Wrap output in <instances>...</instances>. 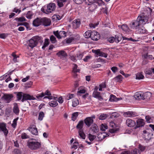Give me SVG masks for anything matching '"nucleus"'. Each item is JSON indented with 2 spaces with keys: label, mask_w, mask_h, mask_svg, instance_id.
Segmentation results:
<instances>
[{
  "label": "nucleus",
  "mask_w": 154,
  "mask_h": 154,
  "mask_svg": "<svg viewBox=\"0 0 154 154\" xmlns=\"http://www.w3.org/2000/svg\"><path fill=\"white\" fill-rule=\"evenodd\" d=\"M91 38L93 40H98L100 38V35L97 31H92Z\"/></svg>",
  "instance_id": "obj_12"
},
{
  "label": "nucleus",
  "mask_w": 154,
  "mask_h": 154,
  "mask_svg": "<svg viewBox=\"0 0 154 154\" xmlns=\"http://www.w3.org/2000/svg\"><path fill=\"white\" fill-rule=\"evenodd\" d=\"M124 116L125 117H133L137 116L135 112L132 111H128L124 112L123 113Z\"/></svg>",
  "instance_id": "obj_17"
},
{
  "label": "nucleus",
  "mask_w": 154,
  "mask_h": 154,
  "mask_svg": "<svg viewBox=\"0 0 154 154\" xmlns=\"http://www.w3.org/2000/svg\"><path fill=\"white\" fill-rule=\"evenodd\" d=\"M138 30L140 33H144L146 32V30L144 27H142L141 28H140L138 29Z\"/></svg>",
  "instance_id": "obj_58"
},
{
  "label": "nucleus",
  "mask_w": 154,
  "mask_h": 154,
  "mask_svg": "<svg viewBox=\"0 0 154 154\" xmlns=\"http://www.w3.org/2000/svg\"><path fill=\"white\" fill-rule=\"evenodd\" d=\"M99 24V22H97L96 23H90L89 24V26L91 28H95V27L98 25Z\"/></svg>",
  "instance_id": "obj_47"
},
{
  "label": "nucleus",
  "mask_w": 154,
  "mask_h": 154,
  "mask_svg": "<svg viewBox=\"0 0 154 154\" xmlns=\"http://www.w3.org/2000/svg\"><path fill=\"white\" fill-rule=\"evenodd\" d=\"M96 137L94 135H91L90 134H89L88 138L91 141H93Z\"/></svg>",
  "instance_id": "obj_54"
},
{
  "label": "nucleus",
  "mask_w": 154,
  "mask_h": 154,
  "mask_svg": "<svg viewBox=\"0 0 154 154\" xmlns=\"http://www.w3.org/2000/svg\"><path fill=\"white\" fill-rule=\"evenodd\" d=\"M42 24V18H37L33 22V25L35 26H38Z\"/></svg>",
  "instance_id": "obj_19"
},
{
  "label": "nucleus",
  "mask_w": 154,
  "mask_h": 154,
  "mask_svg": "<svg viewBox=\"0 0 154 154\" xmlns=\"http://www.w3.org/2000/svg\"><path fill=\"white\" fill-rule=\"evenodd\" d=\"M115 41L117 42H119L122 39L121 37L118 35H115Z\"/></svg>",
  "instance_id": "obj_42"
},
{
  "label": "nucleus",
  "mask_w": 154,
  "mask_h": 154,
  "mask_svg": "<svg viewBox=\"0 0 154 154\" xmlns=\"http://www.w3.org/2000/svg\"><path fill=\"white\" fill-rule=\"evenodd\" d=\"M137 19L140 24L141 23L145 24L148 21L147 19L145 18L144 17H138Z\"/></svg>",
  "instance_id": "obj_23"
},
{
  "label": "nucleus",
  "mask_w": 154,
  "mask_h": 154,
  "mask_svg": "<svg viewBox=\"0 0 154 154\" xmlns=\"http://www.w3.org/2000/svg\"><path fill=\"white\" fill-rule=\"evenodd\" d=\"M35 98L32 96H31L29 94L23 93V98L21 101L23 102L24 101L27 100H34Z\"/></svg>",
  "instance_id": "obj_7"
},
{
  "label": "nucleus",
  "mask_w": 154,
  "mask_h": 154,
  "mask_svg": "<svg viewBox=\"0 0 154 154\" xmlns=\"http://www.w3.org/2000/svg\"><path fill=\"white\" fill-rule=\"evenodd\" d=\"M8 36V34L6 33H2L0 34V38L5 39Z\"/></svg>",
  "instance_id": "obj_62"
},
{
  "label": "nucleus",
  "mask_w": 154,
  "mask_h": 154,
  "mask_svg": "<svg viewBox=\"0 0 154 154\" xmlns=\"http://www.w3.org/2000/svg\"><path fill=\"white\" fill-rule=\"evenodd\" d=\"M60 38L62 37H65L66 36V32L63 31H60L59 32Z\"/></svg>",
  "instance_id": "obj_46"
},
{
  "label": "nucleus",
  "mask_w": 154,
  "mask_h": 154,
  "mask_svg": "<svg viewBox=\"0 0 154 154\" xmlns=\"http://www.w3.org/2000/svg\"><path fill=\"white\" fill-rule=\"evenodd\" d=\"M14 154H21V152L18 149H15L14 151Z\"/></svg>",
  "instance_id": "obj_64"
},
{
  "label": "nucleus",
  "mask_w": 154,
  "mask_h": 154,
  "mask_svg": "<svg viewBox=\"0 0 154 154\" xmlns=\"http://www.w3.org/2000/svg\"><path fill=\"white\" fill-rule=\"evenodd\" d=\"M89 6L88 7V9L91 11H93L97 8V5L94 3L90 4L88 5Z\"/></svg>",
  "instance_id": "obj_27"
},
{
  "label": "nucleus",
  "mask_w": 154,
  "mask_h": 154,
  "mask_svg": "<svg viewBox=\"0 0 154 154\" xmlns=\"http://www.w3.org/2000/svg\"><path fill=\"white\" fill-rule=\"evenodd\" d=\"M143 95L142 94H140L138 93H136V94L134 95V97L137 100L143 99Z\"/></svg>",
  "instance_id": "obj_30"
},
{
  "label": "nucleus",
  "mask_w": 154,
  "mask_h": 154,
  "mask_svg": "<svg viewBox=\"0 0 154 154\" xmlns=\"http://www.w3.org/2000/svg\"><path fill=\"white\" fill-rule=\"evenodd\" d=\"M14 112L17 115H18L19 112V109L17 103H15L13 109Z\"/></svg>",
  "instance_id": "obj_24"
},
{
  "label": "nucleus",
  "mask_w": 154,
  "mask_h": 154,
  "mask_svg": "<svg viewBox=\"0 0 154 154\" xmlns=\"http://www.w3.org/2000/svg\"><path fill=\"white\" fill-rule=\"evenodd\" d=\"M143 61L142 63V65H144L147 64L149 62L148 60H147V59L143 58Z\"/></svg>",
  "instance_id": "obj_59"
},
{
  "label": "nucleus",
  "mask_w": 154,
  "mask_h": 154,
  "mask_svg": "<svg viewBox=\"0 0 154 154\" xmlns=\"http://www.w3.org/2000/svg\"><path fill=\"white\" fill-rule=\"evenodd\" d=\"M140 25V24L137 19L136 20L132 23L131 26V28L133 29H138Z\"/></svg>",
  "instance_id": "obj_21"
},
{
  "label": "nucleus",
  "mask_w": 154,
  "mask_h": 154,
  "mask_svg": "<svg viewBox=\"0 0 154 154\" xmlns=\"http://www.w3.org/2000/svg\"><path fill=\"white\" fill-rule=\"evenodd\" d=\"M13 97L12 94H4L2 98L7 103H9L12 100V98Z\"/></svg>",
  "instance_id": "obj_15"
},
{
  "label": "nucleus",
  "mask_w": 154,
  "mask_h": 154,
  "mask_svg": "<svg viewBox=\"0 0 154 154\" xmlns=\"http://www.w3.org/2000/svg\"><path fill=\"white\" fill-rule=\"evenodd\" d=\"M92 31L91 30H89L85 32L84 34V36L86 38H91Z\"/></svg>",
  "instance_id": "obj_31"
},
{
  "label": "nucleus",
  "mask_w": 154,
  "mask_h": 154,
  "mask_svg": "<svg viewBox=\"0 0 154 154\" xmlns=\"http://www.w3.org/2000/svg\"><path fill=\"white\" fill-rule=\"evenodd\" d=\"M49 105L52 107H55L58 105V103L56 101L53 100L49 103Z\"/></svg>",
  "instance_id": "obj_34"
},
{
  "label": "nucleus",
  "mask_w": 154,
  "mask_h": 154,
  "mask_svg": "<svg viewBox=\"0 0 154 154\" xmlns=\"http://www.w3.org/2000/svg\"><path fill=\"white\" fill-rule=\"evenodd\" d=\"M122 29L124 32H128L129 28L127 25L124 24L122 25Z\"/></svg>",
  "instance_id": "obj_39"
},
{
  "label": "nucleus",
  "mask_w": 154,
  "mask_h": 154,
  "mask_svg": "<svg viewBox=\"0 0 154 154\" xmlns=\"http://www.w3.org/2000/svg\"><path fill=\"white\" fill-rule=\"evenodd\" d=\"M56 8V4L54 3H50L47 6L46 9L42 8L41 11L44 13L46 14H49L54 11Z\"/></svg>",
  "instance_id": "obj_3"
},
{
  "label": "nucleus",
  "mask_w": 154,
  "mask_h": 154,
  "mask_svg": "<svg viewBox=\"0 0 154 154\" xmlns=\"http://www.w3.org/2000/svg\"><path fill=\"white\" fill-rule=\"evenodd\" d=\"M72 106L75 107L77 106L79 103V100L76 98H74L72 100Z\"/></svg>",
  "instance_id": "obj_35"
},
{
  "label": "nucleus",
  "mask_w": 154,
  "mask_h": 154,
  "mask_svg": "<svg viewBox=\"0 0 154 154\" xmlns=\"http://www.w3.org/2000/svg\"><path fill=\"white\" fill-rule=\"evenodd\" d=\"M106 137V136L105 135V134L104 133H100L97 134V138L98 139V140L101 141Z\"/></svg>",
  "instance_id": "obj_26"
},
{
  "label": "nucleus",
  "mask_w": 154,
  "mask_h": 154,
  "mask_svg": "<svg viewBox=\"0 0 154 154\" xmlns=\"http://www.w3.org/2000/svg\"><path fill=\"white\" fill-rule=\"evenodd\" d=\"M84 125V121L81 120L79 122L76 126V128L79 130L78 133L80 138L83 139L85 138V135L84 132L83 126Z\"/></svg>",
  "instance_id": "obj_4"
},
{
  "label": "nucleus",
  "mask_w": 154,
  "mask_h": 154,
  "mask_svg": "<svg viewBox=\"0 0 154 154\" xmlns=\"http://www.w3.org/2000/svg\"><path fill=\"white\" fill-rule=\"evenodd\" d=\"M77 57L78 59L81 60L83 56V54L82 53L79 52L76 54Z\"/></svg>",
  "instance_id": "obj_51"
},
{
  "label": "nucleus",
  "mask_w": 154,
  "mask_h": 154,
  "mask_svg": "<svg viewBox=\"0 0 154 154\" xmlns=\"http://www.w3.org/2000/svg\"><path fill=\"white\" fill-rule=\"evenodd\" d=\"M32 16V12L30 11H28L26 14V17L28 19H31Z\"/></svg>",
  "instance_id": "obj_49"
},
{
  "label": "nucleus",
  "mask_w": 154,
  "mask_h": 154,
  "mask_svg": "<svg viewBox=\"0 0 154 154\" xmlns=\"http://www.w3.org/2000/svg\"><path fill=\"white\" fill-rule=\"evenodd\" d=\"M21 137L22 139H25L29 138V137L26 133H23L21 134Z\"/></svg>",
  "instance_id": "obj_56"
},
{
  "label": "nucleus",
  "mask_w": 154,
  "mask_h": 154,
  "mask_svg": "<svg viewBox=\"0 0 154 154\" xmlns=\"http://www.w3.org/2000/svg\"><path fill=\"white\" fill-rule=\"evenodd\" d=\"M84 122L87 127H89L92 124H93V120L92 117H88L85 119Z\"/></svg>",
  "instance_id": "obj_11"
},
{
  "label": "nucleus",
  "mask_w": 154,
  "mask_h": 154,
  "mask_svg": "<svg viewBox=\"0 0 154 154\" xmlns=\"http://www.w3.org/2000/svg\"><path fill=\"white\" fill-rule=\"evenodd\" d=\"M3 132L5 136L7 135L8 130L6 128V124L4 123H0V132Z\"/></svg>",
  "instance_id": "obj_9"
},
{
  "label": "nucleus",
  "mask_w": 154,
  "mask_h": 154,
  "mask_svg": "<svg viewBox=\"0 0 154 154\" xmlns=\"http://www.w3.org/2000/svg\"><path fill=\"white\" fill-rule=\"evenodd\" d=\"M122 76L121 75H119L116 77L114 78V79L115 80H116L118 82L119 81H121L122 80Z\"/></svg>",
  "instance_id": "obj_50"
},
{
  "label": "nucleus",
  "mask_w": 154,
  "mask_h": 154,
  "mask_svg": "<svg viewBox=\"0 0 154 154\" xmlns=\"http://www.w3.org/2000/svg\"><path fill=\"white\" fill-rule=\"evenodd\" d=\"M106 114H101L99 117V119L103 120L105 119L107 117Z\"/></svg>",
  "instance_id": "obj_55"
},
{
  "label": "nucleus",
  "mask_w": 154,
  "mask_h": 154,
  "mask_svg": "<svg viewBox=\"0 0 154 154\" xmlns=\"http://www.w3.org/2000/svg\"><path fill=\"white\" fill-rule=\"evenodd\" d=\"M142 57L143 58L147 59L148 58L149 59L152 60L154 59V57L151 55H148V53L143 54Z\"/></svg>",
  "instance_id": "obj_29"
},
{
  "label": "nucleus",
  "mask_w": 154,
  "mask_h": 154,
  "mask_svg": "<svg viewBox=\"0 0 154 154\" xmlns=\"http://www.w3.org/2000/svg\"><path fill=\"white\" fill-rule=\"evenodd\" d=\"M143 100H144L146 99H149L150 97L151 96V94L149 92H146L144 94H143Z\"/></svg>",
  "instance_id": "obj_32"
},
{
  "label": "nucleus",
  "mask_w": 154,
  "mask_h": 154,
  "mask_svg": "<svg viewBox=\"0 0 154 154\" xmlns=\"http://www.w3.org/2000/svg\"><path fill=\"white\" fill-rule=\"evenodd\" d=\"M54 34L58 38H60L59 32L58 30L53 32Z\"/></svg>",
  "instance_id": "obj_61"
},
{
  "label": "nucleus",
  "mask_w": 154,
  "mask_h": 154,
  "mask_svg": "<svg viewBox=\"0 0 154 154\" xmlns=\"http://www.w3.org/2000/svg\"><path fill=\"white\" fill-rule=\"evenodd\" d=\"M108 128V127L106 125L104 124H102L101 127H100V130L103 131H104Z\"/></svg>",
  "instance_id": "obj_53"
},
{
  "label": "nucleus",
  "mask_w": 154,
  "mask_h": 154,
  "mask_svg": "<svg viewBox=\"0 0 154 154\" xmlns=\"http://www.w3.org/2000/svg\"><path fill=\"white\" fill-rule=\"evenodd\" d=\"M97 0H85L86 4L89 5L90 4L94 3L97 2Z\"/></svg>",
  "instance_id": "obj_43"
},
{
  "label": "nucleus",
  "mask_w": 154,
  "mask_h": 154,
  "mask_svg": "<svg viewBox=\"0 0 154 154\" xmlns=\"http://www.w3.org/2000/svg\"><path fill=\"white\" fill-rule=\"evenodd\" d=\"M92 52L94 53L97 56L104 57L106 58L107 57L108 54H107L105 53L104 52L100 51V49L92 50Z\"/></svg>",
  "instance_id": "obj_6"
},
{
  "label": "nucleus",
  "mask_w": 154,
  "mask_h": 154,
  "mask_svg": "<svg viewBox=\"0 0 154 154\" xmlns=\"http://www.w3.org/2000/svg\"><path fill=\"white\" fill-rule=\"evenodd\" d=\"M136 123L137 125L134 128L135 129L143 126L145 124V120L142 119H139L137 120Z\"/></svg>",
  "instance_id": "obj_8"
},
{
  "label": "nucleus",
  "mask_w": 154,
  "mask_h": 154,
  "mask_svg": "<svg viewBox=\"0 0 154 154\" xmlns=\"http://www.w3.org/2000/svg\"><path fill=\"white\" fill-rule=\"evenodd\" d=\"M45 95L49 96L51 95L50 91L48 90H46L45 93L43 92H42L40 94H38L37 95L36 97L38 99H40L41 98H42L44 97Z\"/></svg>",
  "instance_id": "obj_18"
},
{
  "label": "nucleus",
  "mask_w": 154,
  "mask_h": 154,
  "mask_svg": "<svg viewBox=\"0 0 154 154\" xmlns=\"http://www.w3.org/2000/svg\"><path fill=\"white\" fill-rule=\"evenodd\" d=\"M144 78V76L141 72H139L136 74V79H143Z\"/></svg>",
  "instance_id": "obj_33"
},
{
  "label": "nucleus",
  "mask_w": 154,
  "mask_h": 154,
  "mask_svg": "<svg viewBox=\"0 0 154 154\" xmlns=\"http://www.w3.org/2000/svg\"><path fill=\"white\" fill-rule=\"evenodd\" d=\"M15 93L16 94V97L17 98V100L19 101L21 100L23 98V93L22 92H15Z\"/></svg>",
  "instance_id": "obj_25"
},
{
  "label": "nucleus",
  "mask_w": 154,
  "mask_h": 154,
  "mask_svg": "<svg viewBox=\"0 0 154 154\" xmlns=\"http://www.w3.org/2000/svg\"><path fill=\"white\" fill-rule=\"evenodd\" d=\"M99 24V22H97L96 23H90L89 24V26L91 28H95V27L98 25Z\"/></svg>",
  "instance_id": "obj_48"
},
{
  "label": "nucleus",
  "mask_w": 154,
  "mask_h": 154,
  "mask_svg": "<svg viewBox=\"0 0 154 154\" xmlns=\"http://www.w3.org/2000/svg\"><path fill=\"white\" fill-rule=\"evenodd\" d=\"M49 44V39L48 38H46L45 39V42L43 46L42 47V48L43 49H45V48L48 46Z\"/></svg>",
  "instance_id": "obj_40"
},
{
  "label": "nucleus",
  "mask_w": 154,
  "mask_h": 154,
  "mask_svg": "<svg viewBox=\"0 0 154 154\" xmlns=\"http://www.w3.org/2000/svg\"><path fill=\"white\" fill-rule=\"evenodd\" d=\"M79 113L78 112H75L72 114L71 117L72 120L75 121L76 119L78 116Z\"/></svg>",
  "instance_id": "obj_36"
},
{
  "label": "nucleus",
  "mask_w": 154,
  "mask_h": 154,
  "mask_svg": "<svg viewBox=\"0 0 154 154\" xmlns=\"http://www.w3.org/2000/svg\"><path fill=\"white\" fill-rule=\"evenodd\" d=\"M42 42V37L37 35L32 37L27 43L28 46L32 49L37 45L38 42Z\"/></svg>",
  "instance_id": "obj_1"
},
{
  "label": "nucleus",
  "mask_w": 154,
  "mask_h": 154,
  "mask_svg": "<svg viewBox=\"0 0 154 154\" xmlns=\"http://www.w3.org/2000/svg\"><path fill=\"white\" fill-rule=\"evenodd\" d=\"M51 21L50 19L46 17L42 18V24L45 26H48L50 25Z\"/></svg>",
  "instance_id": "obj_13"
},
{
  "label": "nucleus",
  "mask_w": 154,
  "mask_h": 154,
  "mask_svg": "<svg viewBox=\"0 0 154 154\" xmlns=\"http://www.w3.org/2000/svg\"><path fill=\"white\" fill-rule=\"evenodd\" d=\"M44 113L43 112H41L39 114L38 120L42 121L43 119V117H44Z\"/></svg>",
  "instance_id": "obj_41"
},
{
  "label": "nucleus",
  "mask_w": 154,
  "mask_h": 154,
  "mask_svg": "<svg viewBox=\"0 0 154 154\" xmlns=\"http://www.w3.org/2000/svg\"><path fill=\"white\" fill-rule=\"evenodd\" d=\"M138 148L141 152H143L146 149V147L140 144L139 145Z\"/></svg>",
  "instance_id": "obj_57"
},
{
  "label": "nucleus",
  "mask_w": 154,
  "mask_h": 154,
  "mask_svg": "<svg viewBox=\"0 0 154 154\" xmlns=\"http://www.w3.org/2000/svg\"><path fill=\"white\" fill-rule=\"evenodd\" d=\"M67 0H54L55 2L57 3L58 6L59 8L63 7Z\"/></svg>",
  "instance_id": "obj_22"
},
{
  "label": "nucleus",
  "mask_w": 154,
  "mask_h": 154,
  "mask_svg": "<svg viewBox=\"0 0 154 154\" xmlns=\"http://www.w3.org/2000/svg\"><path fill=\"white\" fill-rule=\"evenodd\" d=\"M91 129H92V131H93V132L95 133H97L98 132L99 130L98 126L95 123H94L92 125Z\"/></svg>",
  "instance_id": "obj_28"
},
{
  "label": "nucleus",
  "mask_w": 154,
  "mask_h": 154,
  "mask_svg": "<svg viewBox=\"0 0 154 154\" xmlns=\"http://www.w3.org/2000/svg\"><path fill=\"white\" fill-rule=\"evenodd\" d=\"M126 123L127 126L130 127L135 126L136 125L135 122L131 119H128L126 120Z\"/></svg>",
  "instance_id": "obj_14"
},
{
  "label": "nucleus",
  "mask_w": 154,
  "mask_h": 154,
  "mask_svg": "<svg viewBox=\"0 0 154 154\" xmlns=\"http://www.w3.org/2000/svg\"><path fill=\"white\" fill-rule=\"evenodd\" d=\"M130 154H140V151L137 149H135L130 151Z\"/></svg>",
  "instance_id": "obj_38"
},
{
  "label": "nucleus",
  "mask_w": 154,
  "mask_h": 154,
  "mask_svg": "<svg viewBox=\"0 0 154 154\" xmlns=\"http://www.w3.org/2000/svg\"><path fill=\"white\" fill-rule=\"evenodd\" d=\"M92 95L93 97L99 100L102 101L103 100V98L100 95V92L97 91H94Z\"/></svg>",
  "instance_id": "obj_16"
},
{
  "label": "nucleus",
  "mask_w": 154,
  "mask_h": 154,
  "mask_svg": "<svg viewBox=\"0 0 154 154\" xmlns=\"http://www.w3.org/2000/svg\"><path fill=\"white\" fill-rule=\"evenodd\" d=\"M56 55L61 59L66 57L67 56L66 53L64 51H61L57 52Z\"/></svg>",
  "instance_id": "obj_20"
},
{
  "label": "nucleus",
  "mask_w": 154,
  "mask_h": 154,
  "mask_svg": "<svg viewBox=\"0 0 154 154\" xmlns=\"http://www.w3.org/2000/svg\"><path fill=\"white\" fill-rule=\"evenodd\" d=\"M50 39L51 43H55L57 42L55 37L53 35H51L50 37Z\"/></svg>",
  "instance_id": "obj_44"
},
{
  "label": "nucleus",
  "mask_w": 154,
  "mask_h": 154,
  "mask_svg": "<svg viewBox=\"0 0 154 154\" xmlns=\"http://www.w3.org/2000/svg\"><path fill=\"white\" fill-rule=\"evenodd\" d=\"M73 65H74V66H73L72 68V72H79L80 71V69H77V65L75 63H73Z\"/></svg>",
  "instance_id": "obj_37"
},
{
  "label": "nucleus",
  "mask_w": 154,
  "mask_h": 154,
  "mask_svg": "<svg viewBox=\"0 0 154 154\" xmlns=\"http://www.w3.org/2000/svg\"><path fill=\"white\" fill-rule=\"evenodd\" d=\"M74 96V95L73 94H69L66 96V99L67 100H69L73 98Z\"/></svg>",
  "instance_id": "obj_52"
},
{
  "label": "nucleus",
  "mask_w": 154,
  "mask_h": 154,
  "mask_svg": "<svg viewBox=\"0 0 154 154\" xmlns=\"http://www.w3.org/2000/svg\"><path fill=\"white\" fill-rule=\"evenodd\" d=\"M27 145L31 149L35 150L40 147L41 144L35 139L32 138L28 141Z\"/></svg>",
  "instance_id": "obj_2"
},
{
  "label": "nucleus",
  "mask_w": 154,
  "mask_h": 154,
  "mask_svg": "<svg viewBox=\"0 0 154 154\" xmlns=\"http://www.w3.org/2000/svg\"><path fill=\"white\" fill-rule=\"evenodd\" d=\"M31 133L33 135H37L38 134L37 129L36 126L34 125H31L30 126L29 128L28 129Z\"/></svg>",
  "instance_id": "obj_10"
},
{
  "label": "nucleus",
  "mask_w": 154,
  "mask_h": 154,
  "mask_svg": "<svg viewBox=\"0 0 154 154\" xmlns=\"http://www.w3.org/2000/svg\"><path fill=\"white\" fill-rule=\"evenodd\" d=\"M111 70L113 73H115L118 71V69L117 67L116 66H113L111 68Z\"/></svg>",
  "instance_id": "obj_63"
},
{
  "label": "nucleus",
  "mask_w": 154,
  "mask_h": 154,
  "mask_svg": "<svg viewBox=\"0 0 154 154\" xmlns=\"http://www.w3.org/2000/svg\"><path fill=\"white\" fill-rule=\"evenodd\" d=\"M81 20L80 19H75L72 22V26L73 29H76L79 28L81 24Z\"/></svg>",
  "instance_id": "obj_5"
},
{
  "label": "nucleus",
  "mask_w": 154,
  "mask_h": 154,
  "mask_svg": "<svg viewBox=\"0 0 154 154\" xmlns=\"http://www.w3.org/2000/svg\"><path fill=\"white\" fill-rule=\"evenodd\" d=\"M18 117H17L13 120V123L11 124V126L14 128H15L17 125V121L18 119Z\"/></svg>",
  "instance_id": "obj_45"
},
{
  "label": "nucleus",
  "mask_w": 154,
  "mask_h": 154,
  "mask_svg": "<svg viewBox=\"0 0 154 154\" xmlns=\"http://www.w3.org/2000/svg\"><path fill=\"white\" fill-rule=\"evenodd\" d=\"M116 98V97L112 94H111L110 95V97L109 98V100L110 101L112 102L115 101L116 100H115V99Z\"/></svg>",
  "instance_id": "obj_60"
}]
</instances>
